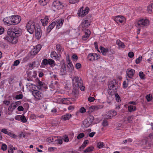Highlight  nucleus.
I'll return each instance as SVG.
<instances>
[{"mask_svg": "<svg viewBox=\"0 0 153 153\" xmlns=\"http://www.w3.org/2000/svg\"><path fill=\"white\" fill-rule=\"evenodd\" d=\"M94 149V148L93 146L88 147L83 152L85 153L91 152Z\"/></svg>", "mask_w": 153, "mask_h": 153, "instance_id": "30", "label": "nucleus"}, {"mask_svg": "<svg viewBox=\"0 0 153 153\" xmlns=\"http://www.w3.org/2000/svg\"><path fill=\"white\" fill-rule=\"evenodd\" d=\"M73 85L79 86L83 84V81L81 78L78 76H75L72 79Z\"/></svg>", "mask_w": 153, "mask_h": 153, "instance_id": "6", "label": "nucleus"}, {"mask_svg": "<svg viewBox=\"0 0 153 153\" xmlns=\"http://www.w3.org/2000/svg\"><path fill=\"white\" fill-rule=\"evenodd\" d=\"M61 71L62 72H63L64 73H65L66 71V68L65 67V65H62V66L61 69Z\"/></svg>", "mask_w": 153, "mask_h": 153, "instance_id": "43", "label": "nucleus"}, {"mask_svg": "<svg viewBox=\"0 0 153 153\" xmlns=\"http://www.w3.org/2000/svg\"><path fill=\"white\" fill-rule=\"evenodd\" d=\"M100 55L97 53H89L88 56V59L90 61H94L97 60L100 58Z\"/></svg>", "mask_w": 153, "mask_h": 153, "instance_id": "11", "label": "nucleus"}, {"mask_svg": "<svg viewBox=\"0 0 153 153\" xmlns=\"http://www.w3.org/2000/svg\"><path fill=\"white\" fill-rule=\"evenodd\" d=\"M88 140H85L82 145L79 148V151H81L86 146L87 144L88 143Z\"/></svg>", "mask_w": 153, "mask_h": 153, "instance_id": "24", "label": "nucleus"}, {"mask_svg": "<svg viewBox=\"0 0 153 153\" xmlns=\"http://www.w3.org/2000/svg\"><path fill=\"white\" fill-rule=\"evenodd\" d=\"M16 107V105L13 102L9 106L8 110L9 111L12 112Z\"/></svg>", "mask_w": 153, "mask_h": 153, "instance_id": "23", "label": "nucleus"}, {"mask_svg": "<svg viewBox=\"0 0 153 153\" xmlns=\"http://www.w3.org/2000/svg\"><path fill=\"white\" fill-rule=\"evenodd\" d=\"M114 20L117 23H122L124 22L125 18L123 16H119L116 17L114 19Z\"/></svg>", "mask_w": 153, "mask_h": 153, "instance_id": "14", "label": "nucleus"}, {"mask_svg": "<svg viewBox=\"0 0 153 153\" xmlns=\"http://www.w3.org/2000/svg\"><path fill=\"white\" fill-rule=\"evenodd\" d=\"M148 9L149 10L152 11V9H153V3L152 4L148 7Z\"/></svg>", "mask_w": 153, "mask_h": 153, "instance_id": "60", "label": "nucleus"}, {"mask_svg": "<svg viewBox=\"0 0 153 153\" xmlns=\"http://www.w3.org/2000/svg\"><path fill=\"white\" fill-rule=\"evenodd\" d=\"M32 94L38 100H42L43 97V94L40 91L36 90H34L32 92Z\"/></svg>", "mask_w": 153, "mask_h": 153, "instance_id": "10", "label": "nucleus"}, {"mask_svg": "<svg viewBox=\"0 0 153 153\" xmlns=\"http://www.w3.org/2000/svg\"><path fill=\"white\" fill-rule=\"evenodd\" d=\"M84 136V134L83 133H81L78 135L77 138L78 139H80L82 138Z\"/></svg>", "mask_w": 153, "mask_h": 153, "instance_id": "41", "label": "nucleus"}, {"mask_svg": "<svg viewBox=\"0 0 153 153\" xmlns=\"http://www.w3.org/2000/svg\"><path fill=\"white\" fill-rule=\"evenodd\" d=\"M72 59L73 61H76L77 60L78 57L76 54H74L73 55Z\"/></svg>", "mask_w": 153, "mask_h": 153, "instance_id": "50", "label": "nucleus"}, {"mask_svg": "<svg viewBox=\"0 0 153 153\" xmlns=\"http://www.w3.org/2000/svg\"><path fill=\"white\" fill-rule=\"evenodd\" d=\"M88 100L89 101L92 102L94 100L95 98L93 97H90L88 98Z\"/></svg>", "mask_w": 153, "mask_h": 153, "instance_id": "61", "label": "nucleus"}, {"mask_svg": "<svg viewBox=\"0 0 153 153\" xmlns=\"http://www.w3.org/2000/svg\"><path fill=\"white\" fill-rule=\"evenodd\" d=\"M49 18V16H46L44 19H41V21L43 26H45L47 25Z\"/></svg>", "mask_w": 153, "mask_h": 153, "instance_id": "18", "label": "nucleus"}, {"mask_svg": "<svg viewBox=\"0 0 153 153\" xmlns=\"http://www.w3.org/2000/svg\"><path fill=\"white\" fill-rule=\"evenodd\" d=\"M23 97V95L22 94H19L18 95H16V96L15 98L16 99L19 100L22 99Z\"/></svg>", "mask_w": 153, "mask_h": 153, "instance_id": "49", "label": "nucleus"}, {"mask_svg": "<svg viewBox=\"0 0 153 153\" xmlns=\"http://www.w3.org/2000/svg\"><path fill=\"white\" fill-rule=\"evenodd\" d=\"M36 30V36L37 39H39L41 36V29H35Z\"/></svg>", "mask_w": 153, "mask_h": 153, "instance_id": "22", "label": "nucleus"}, {"mask_svg": "<svg viewBox=\"0 0 153 153\" xmlns=\"http://www.w3.org/2000/svg\"><path fill=\"white\" fill-rule=\"evenodd\" d=\"M47 141L49 143H50L51 142H54L55 140L53 137H52L48 138Z\"/></svg>", "mask_w": 153, "mask_h": 153, "instance_id": "64", "label": "nucleus"}, {"mask_svg": "<svg viewBox=\"0 0 153 153\" xmlns=\"http://www.w3.org/2000/svg\"><path fill=\"white\" fill-rule=\"evenodd\" d=\"M139 75L142 79H144L145 75L142 71L140 72L139 73Z\"/></svg>", "mask_w": 153, "mask_h": 153, "instance_id": "42", "label": "nucleus"}, {"mask_svg": "<svg viewBox=\"0 0 153 153\" xmlns=\"http://www.w3.org/2000/svg\"><path fill=\"white\" fill-rule=\"evenodd\" d=\"M8 29L7 33L9 36L4 38L5 40L12 44L16 43L18 41L17 38L22 34L21 30L17 29Z\"/></svg>", "mask_w": 153, "mask_h": 153, "instance_id": "1", "label": "nucleus"}, {"mask_svg": "<svg viewBox=\"0 0 153 153\" xmlns=\"http://www.w3.org/2000/svg\"><path fill=\"white\" fill-rule=\"evenodd\" d=\"M11 18L10 16L5 18H4L3 20L4 24L9 26L12 25V24H11Z\"/></svg>", "mask_w": 153, "mask_h": 153, "instance_id": "17", "label": "nucleus"}, {"mask_svg": "<svg viewBox=\"0 0 153 153\" xmlns=\"http://www.w3.org/2000/svg\"><path fill=\"white\" fill-rule=\"evenodd\" d=\"M104 146V144L103 142H99L97 143V147L99 149L103 147Z\"/></svg>", "mask_w": 153, "mask_h": 153, "instance_id": "35", "label": "nucleus"}, {"mask_svg": "<svg viewBox=\"0 0 153 153\" xmlns=\"http://www.w3.org/2000/svg\"><path fill=\"white\" fill-rule=\"evenodd\" d=\"M102 124L103 126H108V122L105 119L103 120L102 122Z\"/></svg>", "mask_w": 153, "mask_h": 153, "instance_id": "45", "label": "nucleus"}, {"mask_svg": "<svg viewBox=\"0 0 153 153\" xmlns=\"http://www.w3.org/2000/svg\"><path fill=\"white\" fill-rule=\"evenodd\" d=\"M27 29H40L41 27L39 24H35L33 21H29L26 25Z\"/></svg>", "mask_w": 153, "mask_h": 153, "instance_id": "5", "label": "nucleus"}, {"mask_svg": "<svg viewBox=\"0 0 153 153\" xmlns=\"http://www.w3.org/2000/svg\"><path fill=\"white\" fill-rule=\"evenodd\" d=\"M48 59H44L42 61L41 65H48Z\"/></svg>", "mask_w": 153, "mask_h": 153, "instance_id": "34", "label": "nucleus"}, {"mask_svg": "<svg viewBox=\"0 0 153 153\" xmlns=\"http://www.w3.org/2000/svg\"><path fill=\"white\" fill-rule=\"evenodd\" d=\"M128 109L129 112H131L136 110V108L134 106L130 105L128 107Z\"/></svg>", "mask_w": 153, "mask_h": 153, "instance_id": "31", "label": "nucleus"}, {"mask_svg": "<svg viewBox=\"0 0 153 153\" xmlns=\"http://www.w3.org/2000/svg\"><path fill=\"white\" fill-rule=\"evenodd\" d=\"M89 10V9L88 7H86L84 10L83 7H82L78 11V16L81 17H83L88 13Z\"/></svg>", "mask_w": 153, "mask_h": 153, "instance_id": "7", "label": "nucleus"}, {"mask_svg": "<svg viewBox=\"0 0 153 153\" xmlns=\"http://www.w3.org/2000/svg\"><path fill=\"white\" fill-rule=\"evenodd\" d=\"M35 81L37 83V85L39 86L40 87V88H39V89H40L41 87L42 86H43L44 83L40 81L38 78H37L36 79Z\"/></svg>", "mask_w": 153, "mask_h": 153, "instance_id": "25", "label": "nucleus"}, {"mask_svg": "<svg viewBox=\"0 0 153 153\" xmlns=\"http://www.w3.org/2000/svg\"><path fill=\"white\" fill-rule=\"evenodd\" d=\"M34 84H32L30 83H27V84L26 86L28 89L31 90V89L33 88V85Z\"/></svg>", "mask_w": 153, "mask_h": 153, "instance_id": "40", "label": "nucleus"}, {"mask_svg": "<svg viewBox=\"0 0 153 153\" xmlns=\"http://www.w3.org/2000/svg\"><path fill=\"white\" fill-rule=\"evenodd\" d=\"M115 80L112 81L109 84L108 89V93L111 95H114L117 92V88L115 84L116 83Z\"/></svg>", "mask_w": 153, "mask_h": 153, "instance_id": "3", "label": "nucleus"}, {"mask_svg": "<svg viewBox=\"0 0 153 153\" xmlns=\"http://www.w3.org/2000/svg\"><path fill=\"white\" fill-rule=\"evenodd\" d=\"M100 50L101 53L104 55H106V53L108 52L109 50L108 48H105L104 47L100 46Z\"/></svg>", "mask_w": 153, "mask_h": 153, "instance_id": "21", "label": "nucleus"}, {"mask_svg": "<svg viewBox=\"0 0 153 153\" xmlns=\"http://www.w3.org/2000/svg\"><path fill=\"white\" fill-rule=\"evenodd\" d=\"M115 97L116 98V101L119 102V101H120V98L118 94H115Z\"/></svg>", "mask_w": 153, "mask_h": 153, "instance_id": "44", "label": "nucleus"}, {"mask_svg": "<svg viewBox=\"0 0 153 153\" xmlns=\"http://www.w3.org/2000/svg\"><path fill=\"white\" fill-rule=\"evenodd\" d=\"M48 65H51V66L52 67L53 66H54L55 65V62L54 61L51 59H48Z\"/></svg>", "mask_w": 153, "mask_h": 153, "instance_id": "33", "label": "nucleus"}, {"mask_svg": "<svg viewBox=\"0 0 153 153\" xmlns=\"http://www.w3.org/2000/svg\"><path fill=\"white\" fill-rule=\"evenodd\" d=\"M79 111L80 112L82 113H84L86 111L85 108L83 107H81Z\"/></svg>", "mask_w": 153, "mask_h": 153, "instance_id": "56", "label": "nucleus"}, {"mask_svg": "<svg viewBox=\"0 0 153 153\" xmlns=\"http://www.w3.org/2000/svg\"><path fill=\"white\" fill-rule=\"evenodd\" d=\"M79 88L80 90L82 91H84L85 90V87L83 85V83L81 85L79 86Z\"/></svg>", "mask_w": 153, "mask_h": 153, "instance_id": "55", "label": "nucleus"}, {"mask_svg": "<svg viewBox=\"0 0 153 153\" xmlns=\"http://www.w3.org/2000/svg\"><path fill=\"white\" fill-rule=\"evenodd\" d=\"M73 93L74 94H77L78 93L79 90V86L73 85Z\"/></svg>", "mask_w": 153, "mask_h": 153, "instance_id": "27", "label": "nucleus"}, {"mask_svg": "<svg viewBox=\"0 0 153 153\" xmlns=\"http://www.w3.org/2000/svg\"><path fill=\"white\" fill-rule=\"evenodd\" d=\"M1 131L5 134H7V135L8 134V133H9V131H7V130L6 128H4L2 129Z\"/></svg>", "mask_w": 153, "mask_h": 153, "instance_id": "48", "label": "nucleus"}, {"mask_svg": "<svg viewBox=\"0 0 153 153\" xmlns=\"http://www.w3.org/2000/svg\"><path fill=\"white\" fill-rule=\"evenodd\" d=\"M128 56L130 58H132L134 56V54L132 52H130L128 53Z\"/></svg>", "mask_w": 153, "mask_h": 153, "instance_id": "54", "label": "nucleus"}, {"mask_svg": "<svg viewBox=\"0 0 153 153\" xmlns=\"http://www.w3.org/2000/svg\"><path fill=\"white\" fill-rule=\"evenodd\" d=\"M146 98L148 102H149L152 100V97L150 94L147 95L146 96Z\"/></svg>", "mask_w": 153, "mask_h": 153, "instance_id": "53", "label": "nucleus"}, {"mask_svg": "<svg viewBox=\"0 0 153 153\" xmlns=\"http://www.w3.org/2000/svg\"><path fill=\"white\" fill-rule=\"evenodd\" d=\"M79 0H69V2L71 4H75L78 2Z\"/></svg>", "mask_w": 153, "mask_h": 153, "instance_id": "57", "label": "nucleus"}, {"mask_svg": "<svg viewBox=\"0 0 153 153\" xmlns=\"http://www.w3.org/2000/svg\"><path fill=\"white\" fill-rule=\"evenodd\" d=\"M7 146L6 144H3L1 146V149L3 151H5L7 149Z\"/></svg>", "mask_w": 153, "mask_h": 153, "instance_id": "58", "label": "nucleus"}, {"mask_svg": "<svg viewBox=\"0 0 153 153\" xmlns=\"http://www.w3.org/2000/svg\"><path fill=\"white\" fill-rule=\"evenodd\" d=\"M100 107L98 106H91V108L92 109L97 110L100 108Z\"/></svg>", "mask_w": 153, "mask_h": 153, "instance_id": "59", "label": "nucleus"}, {"mask_svg": "<svg viewBox=\"0 0 153 153\" xmlns=\"http://www.w3.org/2000/svg\"><path fill=\"white\" fill-rule=\"evenodd\" d=\"M52 6L58 10L62 8L63 6L59 1H54L52 3Z\"/></svg>", "mask_w": 153, "mask_h": 153, "instance_id": "12", "label": "nucleus"}, {"mask_svg": "<svg viewBox=\"0 0 153 153\" xmlns=\"http://www.w3.org/2000/svg\"><path fill=\"white\" fill-rule=\"evenodd\" d=\"M142 56H139V57L135 61V62L136 64H138L142 60Z\"/></svg>", "mask_w": 153, "mask_h": 153, "instance_id": "46", "label": "nucleus"}, {"mask_svg": "<svg viewBox=\"0 0 153 153\" xmlns=\"http://www.w3.org/2000/svg\"><path fill=\"white\" fill-rule=\"evenodd\" d=\"M90 25V22L88 19H84L81 24L82 27L83 28H88Z\"/></svg>", "mask_w": 153, "mask_h": 153, "instance_id": "16", "label": "nucleus"}, {"mask_svg": "<svg viewBox=\"0 0 153 153\" xmlns=\"http://www.w3.org/2000/svg\"><path fill=\"white\" fill-rule=\"evenodd\" d=\"M49 0H39V2L41 5L45 6L47 4Z\"/></svg>", "mask_w": 153, "mask_h": 153, "instance_id": "26", "label": "nucleus"}, {"mask_svg": "<svg viewBox=\"0 0 153 153\" xmlns=\"http://www.w3.org/2000/svg\"><path fill=\"white\" fill-rule=\"evenodd\" d=\"M7 135L14 139H16L17 137L16 135L15 134H13L12 132L10 131L9 132V133H8V134H7Z\"/></svg>", "mask_w": 153, "mask_h": 153, "instance_id": "39", "label": "nucleus"}, {"mask_svg": "<svg viewBox=\"0 0 153 153\" xmlns=\"http://www.w3.org/2000/svg\"><path fill=\"white\" fill-rule=\"evenodd\" d=\"M54 142L56 144L61 145L62 143V140L61 139H57L55 140Z\"/></svg>", "mask_w": 153, "mask_h": 153, "instance_id": "36", "label": "nucleus"}, {"mask_svg": "<svg viewBox=\"0 0 153 153\" xmlns=\"http://www.w3.org/2000/svg\"><path fill=\"white\" fill-rule=\"evenodd\" d=\"M132 141V140L131 138H128L127 139L124 140L123 141V143L125 144L126 143H130Z\"/></svg>", "mask_w": 153, "mask_h": 153, "instance_id": "51", "label": "nucleus"}, {"mask_svg": "<svg viewBox=\"0 0 153 153\" xmlns=\"http://www.w3.org/2000/svg\"><path fill=\"white\" fill-rule=\"evenodd\" d=\"M51 56L52 58L57 59L59 58L58 55L55 51H53L51 54Z\"/></svg>", "mask_w": 153, "mask_h": 153, "instance_id": "29", "label": "nucleus"}, {"mask_svg": "<svg viewBox=\"0 0 153 153\" xmlns=\"http://www.w3.org/2000/svg\"><path fill=\"white\" fill-rule=\"evenodd\" d=\"M64 20L62 19H59L53 22L49 26L48 29H53L56 25L57 29L61 28L64 22Z\"/></svg>", "mask_w": 153, "mask_h": 153, "instance_id": "2", "label": "nucleus"}, {"mask_svg": "<svg viewBox=\"0 0 153 153\" xmlns=\"http://www.w3.org/2000/svg\"><path fill=\"white\" fill-rule=\"evenodd\" d=\"M25 134L23 132H22L19 135V137L20 138H25Z\"/></svg>", "mask_w": 153, "mask_h": 153, "instance_id": "63", "label": "nucleus"}, {"mask_svg": "<svg viewBox=\"0 0 153 153\" xmlns=\"http://www.w3.org/2000/svg\"><path fill=\"white\" fill-rule=\"evenodd\" d=\"M71 114H68L63 116V119L65 120H69L71 117Z\"/></svg>", "mask_w": 153, "mask_h": 153, "instance_id": "32", "label": "nucleus"}, {"mask_svg": "<svg viewBox=\"0 0 153 153\" xmlns=\"http://www.w3.org/2000/svg\"><path fill=\"white\" fill-rule=\"evenodd\" d=\"M20 61L19 60H15L14 62L13 66H17L20 63Z\"/></svg>", "mask_w": 153, "mask_h": 153, "instance_id": "52", "label": "nucleus"}, {"mask_svg": "<svg viewBox=\"0 0 153 153\" xmlns=\"http://www.w3.org/2000/svg\"><path fill=\"white\" fill-rule=\"evenodd\" d=\"M67 63H68L67 67L69 68V71H72L73 70L74 66L72 63L71 62L69 59V58H68V59L67 60Z\"/></svg>", "mask_w": 153, "mask_h": 153, "instance_id": "20", "label": "nucleus"}, {"mask_svg": "<svg viewBox=\"0 0 153 153\" xmlns=\"http://www.w3.org/2000/svg\"><path fill=\"white\" fill-rule=\"evenodd\" d=\"M10 17L11 23V24L12 25H14L18 24L21 20V17L18 15L12 16Z\"/></svg>", "mask_w": 153, "mask_h": 153, "instance_id": "8", "label": "nucleus"}, {"mask_svg": "<svg viewBox=\"0 0 153 153\" xmlns=\"http://www.w3.org/2000/svg\"><path fill=\"white\" fill-rule=\"evenodd\" d=\"M41 48V46L40 45H38L36 46H35L33 50L34 54H35L38 53Z\"/></svg>", "mask_w": 153, "mask_h": 153, "instance_id": "19", "label": "nucleus"}, {"mask_svg": "<svg viewBox=\"0 0 153 153\" xmlns=\"http://www.w3.org/2000/svg\"><path fill=\"white\" fill-rule=\"evenodd\" d=\"M17 110L19 111H22L24 110V108L22 106L19 105L18 107Z\"/></svg>", "mask_w": 153, "mask_h": 153, "instance_id": "62", "label": "nucleus"}, {"mask_svg": "<svg viewBox=\"0 0 153 153\" xmlns=\"http://www.w3.org/2000/svg\"><path fill=\"white\" fill-rule=\"evenodd\" d=\"M116 43L119 47L122 48H125V45L120 40L118 39L117 40Z\"/></svg>", "mask_w": 153, "mask_h": 153, "instance_id": "28", "label": "nucleus"}, {"mask_svg": "<svg viewBox=\"0 0 153 153\" xmlns=\"http://www.w3.org/2000/svg\"><path fill=\"white\" fill-rule=\"evenodd\" d=\"M93 120V117L90 116L83 122V125L85 128H87L91 125Z\"/></svg>", "mask_w": 153, "mask_h": 153, "instance_id": "9", "label": "nucleus"}, {"mask_svg": "<svg viewBox=\"0 0 153 153\" xmlns=\"http://www.w3.org/2000/svg\"><path fill=\"white\" fill-rule=\"evenodd\" d=\"M84 32L85 33V35L82 36V39L84 41H85L89 38V36L91 34V32L89 29H84Z\"/></svg>", "mask_w": 153, "mask_h": 153, "instance_id": "13", "label": "nucleus"}, {"mask_svg": "<svg viewBox=\"0 0 153 153\" xmlns=\"http://www.w3.org/2000/svg\"><path fill=\"white\" fill-rule=\"evenodd\" d=\"M104 119L105 120H108L109 119H111V116L110 115L108 114V113L106 114L104 116Z\"/></svg>", "mask_w": 153, "mask_h": 153, "instance_id": "47", "label": "nucleus"}, {"mask_svg": "<svg viewBox=\"0 0 153 153\" xmlns=\"http://www.w3.org/2000/svg\"><path fill=\"white\" fill-rule=\"evenodd\" d=\"M56 48L58 52V53L60 52L61 50H62V47L59 44H57L56 45Z\"/></svg>", "mask_w": 153, "mask_h": 153, "instance_id": "38", "label": "nucleus"}, {"mask_svg": "<svg viewBox=\"0 0 153 153\" xmlns=\"http://www.w3.org/2000/svg\"><path fill=\"white\" fill-rule=\"evenodd\" d=\"M135 73V70L132 69H128L126 71V74L129 78H132Z\"/></svg>", "mask_w": 153, "mask_h": 153, "instance_id": "15", "label": "nucleus"}, {"mask_svg": "<svg viewBox=\"0 0 153 153\" xmlns=\"http://www.w3.org/2000/svg\"><path fill=\"white\" fill-rule=\"evenodd\" d=\"M20 120L22 122L24 123H26L27 121L24 115L21 116Z\"/></svg>", "mask_w": 153, "mask_h": 153, "instance_id": "37", "label": "nucleus"}, {"mask_svg": "<svg viewBox=\"0 0 153 153\" xmlns=\"http://www.w3.org/2000/svg\"><path fill=\"white\" fill-rule=\"evenodd\" d=\"M149 24V21L147 19H140L135 24V25L138 27L147 28Z\"/></svg>", "mask_w": 153, "mask_h": 153, "instance_id": "4", "label": "nucleus"}]
</instances>
